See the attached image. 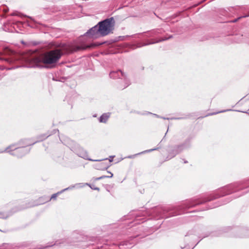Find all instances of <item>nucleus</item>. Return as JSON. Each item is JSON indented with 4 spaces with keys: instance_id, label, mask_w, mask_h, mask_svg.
<instances>
[{
    "instance_id": "obj_3",
    "label": "nucleus",
    "mask_w": 249,
    "mask_h": 249,
    "mask_svg": "<svg viewBox=\"0 0 249 249\" xmlns=\"http://www.w3.org/2000/svg\"><path fill=\"white\" fill-rule=\"evenodd\" d=\"M5 151L10 153L11 155L16 156L18 157H21L29 152L25 147H23L20 148L17 146L15 144L10 145L6 148Z\"/></svg>"
},
{
    "instance_id": "obj_7",
    "label": "nucleus",
    "mask_w": 249,
    "mask_h": 249,
    "mask_svg": "<svg viewBox=\"0 0 249 249\" xmlns=\"http://www.w3.org/2000/svg\"><path fill=\"white\" fill-rule=\"evenodd\" d=\"M86 185H89V183H76L73 185H71L69 187H68V188H66L62 190L61 191V192H64L67 190H71V189H72L74 188H82V187H85V186Z\"/></svg>"
},
{
    "instance_id": "obj_6",
    "label": "nucleus",
    "mask_w": 249,
    "mask_h": 249,
    "mask_svg": "<svg viewBox=\"0 0 249 249\" xmlns=\"http://www.w3.org/2000/svg\"><path fill=\"white\" fill-rule=\"evenodd\" d=\"M75 152L78 156H79L85 160H90V161H101V160H92V159L89 158L88 157V154L87 152L82 147H78L77 149L75 150Z\"/></svg>"
},
{
    "instance_id": "obj_4",
    "label": "nucleus",
    "mask_w": 249,
    "mask_h": 249,
    "mask_svg": "<svg viewBox=\"0 0 249 249\" xmlns=\"http://www.w3.org/2000/svg\"><path fill=\"white\" fill-rule=\"evenodd\" d=\"M110 77L112 78H121L124 77V85L121 87L120 88L124 89L128 87L130 84V81L127 78L125 77L124 74L120 70L115 71H112L110 73Z\"/></svg>"
},
{
    "instance_id": "obj_10",
    "label": "nucleus",
    "mask_w": 249,
    "mask_h": 249,
    "mask_svg": "<svg viewBox=\"0 0 249 249\" xmlns=\"http://www.w3.org/2000/svg\"><path fill=\"white\" fill-rule=\"evenodd\" d=\"M107 172L110 174V176H102L100 177L99 178H94V180H100L101 179L105 178H112L113 177V174L111 172H109V171H107Z\"/></svg>"
},
{
    "instance_id": "obj_5",
    "label": "nucleus",
    "mask_w": 249,
    "mask_h": 249,
    "mask_svg": "<svg viewBox=\"0 0 249 249\" xmlns=\"http://www.w3.org/2000/svg\"><path fill=\"white\" fill-rule=\"evenodd\" d=\"M86 34L90 37L96 39L102 36L98 31V26L97 25L89 30Z\"/></svg>"
},
{
    "instance_id": "obj_11",
    "label": "nucleus",
    "mask_w": 249,
    "mask_h": 249,
    "mask_svg": "<svg viewBox=\"0 0 249 249\" xmlns=\"http://www.w3.org/2000/svg\"><path fill=\"white\" fill-rule=\"evenodd\" d=\"M98 45H96L95 44H90V45H88V46H86V47H79L78 48V50H80V49H86L87 48H92V47H95L96 46H97Z\"/></svg>"
},
{
    "instance_id": "obj_17",
    "label": "nucleus",
    "mask_w": 249,
    "mask_h": 249,
    "mask_svg": "<svg viewBox=\"0 0 249 249\" xmlns=\"http://www.w3.org/2000/svg\"><path fill=\"white\" fill-rule=\"evenodd\" d=\"M89 186L90 187V188L93 190H99V188H98V187H92L89 184Z\"/></svg>"
},
{
    "instance_id": "obj_20",
    "label": "nucleus",
    "mask_w": 249,
    "mask_h": 249,
    "mask_svg": "<svg viewBox=\"0 0 249 249\" xmlns=\"http://www.w3.org/2000/svg\"><path fill=\"white\" fill-rule=\"evenodd\" d=\"M47 137H48V136H44V138L41 139H40V140L42 141L43 140H44V139H45Z\"/></svg>"
},
{
    "instance_id": "obj_19",
    "label": "nucleus",
    "mask_w": 249,
    "mask_h": 249,
    "mask_svg": "<svg viewBox=\"0 0 249 249\" xmlns=\"http://www.w3.org/2000/svg\"><path fill=\"white\" fill-rule=\"evenodd\" d=\"M114 156H110L108 160L110 162H112L113 161V159L114 157Z\"/></svg>"
},
{
    "instance_id": "obj_12",
    "label": "nucleus",
    "mask_w": 249,
    "mask_h": 249,
    "mask_svg": "<svg viewBox=\"0 0 249 249\" xmlns=\"http://www.w3.org/2000/svg\"><path fill=\"white\" fill-rule=\"evenodd\" d=\"M156 148H154V149H149V150H145V151H144L143 152H142L139 154H137V155H139V154H142V153H147V152H151V151H154L155 150H156ZM137 155V154H136ZM135 155H134V156H129L128 158H132V157L135 156Z\"/></svg>"
},
{
    "instance_id": "obj_16",
    "label": "nucleus",
    "mask_w": 249,
    "mask_h": 249,
    "mask_svg": "<svg viewBox=\"0 0 249 249\" xmlns=\"http://www.w3.org/2000/svg\"><path fill=\"white\" fill-rule=\"evenodd\" d=\"M248 17V15H245V16H242V17H240L238 18L235 19V20H233L232 22H235L237 21L239 19H240V18H246V17Z\"/></svg>"
},
{
    "instance_id": "obj_15",
    "label": "nucleus",
    "mask_w": 249,
    "mask_h": 249,
    "mask_svg": "<svg viewBox=\"0 0 249 249\" xmlns=\"http://www.w3.org/2000/svg\"><path fill=\"white\" fill-rule=\"evenodd\" d=\"M153 115H154L155 116H156L157 118H162L163 119H166V120H169V119H174V118L161 117H160V116H159L158 115L156 114H153ZM174 119H177V118H174Z\"/></svg>"
},
{
    "instance_id": "obj_13",
    "label": "nucleus",
    "mask_w": 249,
    "mask_h": 249,
    "mask_svg": "<svg viewBox=\"0 0 249 249\" xmlns=\"http://www.w3.org/2000/svg\"><path fill=\"white\" fill-rule=\"evenodd\" d=\"M160 41H157L156 42H159ZM156 43V42H150L147 43H140L138 46V47H141L142 46H146L149 44H152Z\"/></svg>"
},
{
    "instance_id": "obj_1",
    "label": "nucleus",
    "mask_w": 249,
    "mask_h": 249,
    "mask_svg": "<svg viewBox=\"0 0 249 249\" xmlns=\"http://www.w3.org/2000/svg\"><path fill=\"white\" fill-rule=\"evenodd\" d=\"M62 53L59 49H55L44 53L26 57L25 62L28 67H43L42 64L51 65L56 63L61 58Z\"/></svg>"
},
{
    "instance_id": "obj_9",
    "label": "nucleus",
    "mask_w": 249,
    "mask_h": 249,
    "mask_svg": "<svg viewBox=\"0 0 249 249\" xmlns=\"http://www.w3.org/2000/svg\"><path fill=\"white\" fill-rule=\"evenodd\" d=\"M109 116L110 114L109 113H104L100 116L99 119V121L100 123H105L107 122Z\"/></svg>"
},
{
    "instance_id": "obj_2",
    "label": "nucleus",
    "mask_w": 249,
    "mask_h": 249,
    "mask_svg": "<svg viewBox=\"0 0 249 249\" xmlns=\"http://www.w3.org/2000/svg\"><path fill=\"white\" fill-rule=\"evenodd\" d=\"M114 24L115 21L112 17L99 22L97 25L98 31L101 36H104L112 33L114 29Z\"/></svg>"
},
{
    "instance_id": "obj_18",
    "label": "nucleus",
    "mask_w": 249,
    "mask_h": 249,
    "mask_svg": "<svg viewBox=\"0 0 249 249\" xmlns=\"http://www.w3.org/2000/svg\"><path fill=\"white\" fill-rule=\"evenodd\" d=\"M228 110H225L220 111H219L218 112L213 113L212 114V115L216 114H217L218 113L224 112H225V111H228Z\"/></svg>"
},
{
    "instance_id": "obj_14",
    "label": "nucleus",
    "mask_w": 249,
    "mask_h": 249,
    "mask_svg": "<svg viewBox=\"0 0 249 249\" xmlns=\"http://www.w3.org/2000/svg\"><path fill=\"white\" fill-rule=\"evenodd\" d=\"M63 192H61V191H60V192H58V193H57L56 194H53L52 196L49 199V200H51L52 199H55L58 195L60 194H61Z\"/></svg>"
},
{
    "instance_id": "obj_8",
    "label": "nucleus",
    "mask_w": 249,
    "mask_h": 249,
    "mask_svg": "<svg viewBox=\"0 0 249 249\" xmlns=\"http://www.w3.org/2000/svg\"><path fill=\"white\" fill-rule=\"evenodd\" d=\"M182 150V146H178L173 150L172 153L169 155V159L174 157L177 154H178Z\"/></svg>"
}]
</instances>
